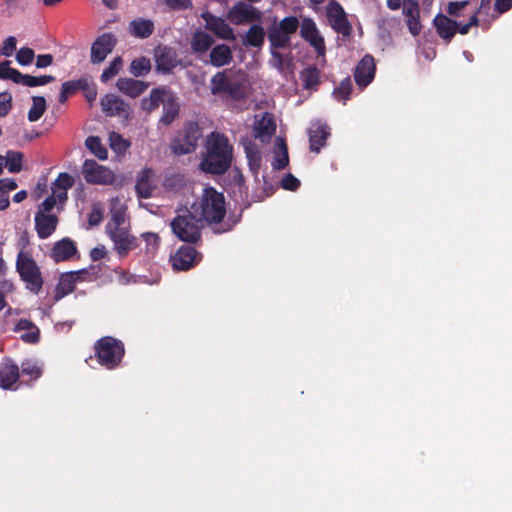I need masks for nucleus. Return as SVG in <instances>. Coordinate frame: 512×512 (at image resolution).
I'll return each mask as SVG.
<instances>
[{
  "label": "nucleus",
  "mask_w": 512,
  "mask_h": 512,
  "mask_svg": "<svg viewBox=\"0 0 512 512\" xmlns=\"http://www.w3.org/2000/svg\"><path fill=\"white\" fill-rule=\"evenodd\" d=\"M116 44L114 35L105 33L99 36L91 47V61L93 63L102 62L113 50Z\"/></svg>",
  "instance_id": "17"
},
{
  "label": "nucleus",
  "mask_w": 512,
  "mask_h": 512,
  "mask_svg": "<svg viewBox=\"0 0 512 512\" xmlns=\"http://www.w3.org/2000/svg\"><path fill=\"white\" fill-rule=\"evenodd\" d=\"M245 152L248 159V164L251 171L256 175L259 172L261 166V153L258 149L253 147L252 145L245 146Z\"/></svg>",
  "instance_id": "45"
},
{
  "label": "nucleus",
  "mask_w": 512,
  "mask_h": 512,
  "mask_svg": "<svg viewBox=\"0 0 512 512\" xmlns=\"http://www.w3.org/2000/svg\"><path fill=\"white\" fill-rule=\"evenodd\" d=\"M434 25L438 35L445 41L449 42L457 31L460 33V25H462V20H453L446 15L439 14L434 19Z\"/></svg>",
  "instance_id": "19"
},
{
  "label": "nucleus",
  "mask_w": 512,
  "mask_h": 512,
  "mask_svg": "<svg viewBox=\"0 0 512 512\" xmlns=\"http://www.w3.org/2000/svg\"><path fill=\"white\" fill-rule=\"evenodd\" d=\"M171 94L164 88L153 89L148 98L142 100V108L147 111H152L167 101Z\"/></svg>",
  "instance_id": "32"
},
{
  "label": "nucleus",
  "mask_w": 512,
  "mask_h": 512,
  "mask_svg": "<svg viewBox=\"0 0 512 512\" xmlns=\"http://www.w3.org/2000/svg\"><path fill=\"white\" fill-rule=\"evenodd\" d=\"M446 12L457 20L468 17V22L460 25V34L465 35L473 26H478L477 5L473 1H451L447 4Z\"/></svg>",
  "instance_id": "7"
},
{
  "label": "nucleus",
  "mask_w": 512,
  "mask_h": 512,
  "mask_svg": "<svg viewBox=\"0 0 512 512\" xmlns=\"http://www.w3.org/2000/svg\"><path fill=\"white\" fill-rule=\"evenodd\" d=\"M232 61L231 49L225 45L220 44L215 46L210 53V63L215 67H221L229 64Z\"/></svg>",
  "instance_id": "33"
},
{
  "label": "nucleus",
  "mask_w": 512,
  "mask_h": 512,
  "mask_svg": "<svg viewBox=\"0 0 512 512\" xmlns=\"http://www.w3.org/2000/svg\"><path fill=\"white\" fill-rule=\"evenodd\" d=\"M102 111L109 117H122L128 119L131 109L128 103L115 94H107L100 101Z\"/></svg>",
  "instance_id": "13"
},
{
  "label": "nucleus",
  "mask_w": 512,
  "mask_h": 512,
  "mask_svg": "<svg viewBox=\"0 0 512 512\" xmlns=\"http://www.w3.org/2000/svg\"><path fill=\"white\" fill-rule=\"evenodd\" d=\"M201 137V131L196 123H188L171 143L173 153L182 155L195 150Z\"/></svg>",
  "instance_id": "10"
},
{
  "label": "nucleus",
  "mask_w": 512,
  "mask_h": 512,
  "mask_svg": "<svg viewBox=\"0 0 512 512\" xmlns=\"http://www.w3.org/2000/svg\"><path fill=\"white\" fill-rule=\"evenodd\" d=\"M289 163L288 150L285 141L282 138H277L275 141L274 158L272 167L276 170L285 168Z\"/></svg>",
  "instance_id": "34"
},
{
  "label": "nucleus",
  "mask_w": 512,
  "mask_h": 512,
  "mask_svg": "<svg viewBox=\"0 0 512 512\" xmlns=\"http://www.w3.org/2000/svg\"><path fill=\"white\" fill-rule=\"evenodd\" d=\"M76 252L75 243L69 238H63L54 244L50 256L55 262H62L72 258Z\"/></svg>",
  "instance_id": "21"
},
{
  "label": "nucleus",
  "mask_w": 512,
  "mask_h": 512,
  "mask_svg": "<svg viewBox=\"0 0 512 512\" xmlns=\"http://www.w3.org/2000/svg\"><path fill=\"white\" fill-rule=\"evenodd\" d=\"M122 64H123V61L120 57H116L109 65V67H107L102 75H101V80L103 82H107L109 81L110 79H112L114 76H116L119 71L121 70L122 68Z\"/></svg>",
  "instance_id": "49"
},
{
  "label": "nucleus",
  "mask_w": 512,
  "mask_h": 512,
  "mask_svg": "<svg viewBox=\"0 0 512 512\" xmlns=\"http://www.w3.org/2000/svg\"><path fill=\"white\" fill-rule=\"evenodd\" d=\"M163 110L164 113L160 121L163 124L168 125L175 119L179 112V106L172 95L167 98V101L163 105Z\"/></svg>",
  "instance_id": "42"
},
{
  "label": "nucleus",
  "mask_w": 512,
  "mask_h": 512,
  "mask_svg": "<svg viewBox=\"0 0 512 512\" xmlns=\"http://www.w3.org/2000/svg\"><path fill=\"white\" fill-rule=\"evenodd\" d=\"M12 109V96L8 92L0 93V117L6 116Z\"/></svg>",
  "instance_id": "56"
},
{
  "label": "nucleus",
  "mask_w": 512,
  "mask_h": 512,
  "mask_svg": "<svg viewBox=\"0 0 512 512\" xmlns=\"http://www.w3.org/2000/svg\"><path fill=\"white\" fill-rule=\"evenodd\" d=\"M404 14L407 17V26L413 36H417L421 32V24L419 21V10L416 3H411L404 7Z\"/></svg>",
  "instance_id": "35"
},
{
  "label": "nucleus",
  "mask_w": 512,
  "mask_h": 512,
  "mask_svg": "<svg viewBox=\"0 0 512 512\" xmlns=\"http://www.w3.org/2000/svg\"><path fill=\"white\" fill-rule=\"evenodd\" d=\"M141 236L146 244V252L148 254H153L159 247V236L152 232L143 233Z\"/></svg>",
  "instance_id": "51"
},
{
  "label": "nucleus",
  "mask_w": 512,
  "mask_h": 512,
  "mask_svg": "<svg viewBox=\"0 0 512 512\" xmlns=\"http://www.w3.org/2000/svg\"><path fill=\"white\" fill-rule=\"evenodd\" d=\"M206 153L200 163L204 172L222 174L230 166L233 148L228 138L218 132H212L207 136L205 143Z\"/></svg>",
  "instance_id": "1"
},
{
  "label": "nucleus",
  "mask_w": 512,
  "mask_h": 512,
  "mask_svg": "<svg viewBox=\"0 0 512 512\" xmlns=\"http://www.w3.org/2000/svg\"><path fill=\"white\" fill-rule=\"evenodd\" d=\"M85 146L99 160H106L108 158V151L102 144L101 139L99 137L89 136L85 140Z\"/></svg>",
  "instance_id": "36"
},
{
  "label": "nucleus",
  "mask_w": 512,
  "mask_h": 512,
  "mask_svg": "<svg viewBox=\"0 0 512 512\" xmlns=\"http://www.w3.org/2000/svg\"><path fill=\"white\" fill-rule=\"evenodd\" d=\"M109 211L111 218L106 224V233L129 228V221L126 216L127 206L121 197L116 196L110 200Z\"/></svg>",
  "instance_id": "11"
},
{
  "label": "nucleus",
  "mask_w": 512,
  "mask_h": 512,
  "mask_svg": "<svg viewBox=\"0 0 512 512\" xmlns=\"http://www.w3.org/2000/svg\"><path fill=\"white\" fill-rule=\"evenodd\" d=\"M17 40L14 36H9L3 42L2 47L0 48V54L6 57L11 56L16 49Z\"/></svg>",
  "instance_id": "57"
},
{
  "label": "nucleus",
  "mask_w": 512,
  "mask_h": 512,
  "mask_svg": "<svg viewBox=\"0 0 512 512\" xmlns=\"http://www.w3.org/2000/svg\"><path fill=\"white\" fill-rule=\"evenodd\" d=\"M352 92V82L350 78H346L334 89L333 95L338 101L344 103L349 99Z\"/></svg>",
  "instance_id": "46"
},
{
  "label": "nucleus",
  "mask_w": 512,
  "mask_h": 512,
  "mask_svg": "<svg viewBox=\"0 0 512 512\" xmlns=\"http://www.w3.org/2000/svg\"><path fill=\"white\" fill-rule=\"evenodd\" d=\"M116 86L120 92L132 98L138 97L148 88L146 82L132 78H119Z\"/></svg>",
  "instance_id": "25"
},
{
  "label": "nucleus",
  "mask_w": 512,
  "mask_h": 512,
  "mask_svg": "<svg viewBox=\"0 0 512 512\" xmlns=\"http://www.w3.org/2000/svg\"><path fill=\"white\" fill-rule=\"evenodd\" d=\"M151 70L150 59L140 57L134 59L130 64V73L135 77H140L148 74Z\"/></svg>",
  "instance_id": "44"
},
{
  "label": "nucleus",
  "mask_w": 512,
  "mask_h": 512,
  "mask_svg": "<svg viewBox=\"0 0 512 512\" xmlns=\"http://www.w3.org/2000/svg\"><path fill=\"white\" fill-rule=\"evenodd\" d=\"M108 236L114 243L117 253L124 257L137 247L136 238L129 233V228L118 229L116 231L107 232Z\"/></svg>",
  "instance_id": "16"
},
{
  "label": "nucleus",
  "mask_w": 512,
  "mask_h": 512,
  "mask_svg": "<svg viewBox=\"0 0 512 512\" xmlns=\"http://www.w3.org/2000/svg\"><path fill=\"white\" fill-rule=\"evenodd\" d=\"M103 218V208L99 204H95L89 214L88 222L91 226L98 225Z\"/></svg>",
  "instance_id": "59"
},
{
  "label": "nucleus",
  "mask_w": 512,
  "mask_h": 512,
  "mask_svg": "<svg viewBox=\"0 0 512 512\" xmlns=\"http://www.w3.org/2000/svg\"><path fill=\"white\" fill-rule=\"evenodd\" d=\"M154 172L151 169L142 170L137 177L136 192L141 198H149L155 188L153 183Z\"/></svg>",
  "instance_id": "27"
},
{
  "label": "nucleus",
  "mask_w": 512,
  "mask_h": 512,
  "mask_svg": "<svg viewBox=\"0 0 512 512\" xmlns=\"http://www.w3.org/2000/svg\"><path fill=\"white\" fill-rule=\"evenodd\" d=\"M46 110V100L42 96L32 97V106L28 112V120L30 122L38 121Z\"/></svg>",
  "instance_id": "40"
},
{
  "label": "nucleus",
  "mask_w": 512,
  "mask_h": 512,
  "mask_svg": "<svg viewBox=\"0 0 512 512\" xmlns=\"http://www.w3.org/2000/svg\"><path fill=\"white\" fill-rule=\"evenodd\" d=\"M265 38V31L260 25H253L246 34L245 44L260 47Z\"/></svg>",
  "instance_id": "41"
},
{
  "label": "nucleus",
  "mask_w": 512,
  "mask_h": 512,
  "mask_svg": "<svg viewBox=\"0 0 512 512\" xmlns=\"http://www.w3.org/2000/svg\"><path fill=\"white\" fill-rule=\"evenodd\" d=\"M201 220L190 209H180L176 217L171 221L173 233L182 241L195 242L200 237Z\"/></svg>",
  "instance_id": "3"
},
{
  "label": "nucleus",
  "mask_w": 512,
  "mask_h": 512,
  "mask_svg": "<svg viewBox=\"0 0 512 512\" xmlns=\"http://www.w3.org/2000/svg\"><path fill=\"white\" fill-rule=\"evenodd\" d=\"M34 57V51L28 47L20 48L16 54V60L22 66L30 65L34 60Z\"/></svg>",
  "instance_id": "53"
},
{
  "label": "nucleus",
  "mask_w": 512,
  "mask_h": 512,
  "mask_svg": "<svg viewBox=\"0 0 512 512\" xmlns=\"http://www.w3.org/2000/svg\"><path fill=\"white\" fill-rule=\"evenodd\" d=\"M172 10H187L193 7L192 0H163Z\"/></svg>",
  "instance_id": "58"
},
{
  "label": "nucleus",
  "mask_w": 512,
  "mask_h": 512,
  "mask_svg": "<svg viewBox=\"0 0 512 512\" xmlns=\"http://www.w3.org/2000/svg\"><path fill=\"white\" fill-rule=\"evenodd\" d=\"M213 44L212 37L202 31L193 35L191 47L195 52H206Z\"/></svg>",
  "instance_id": "38"
},
{
  "label": "nucleus",
  "mask_w": 512,
  "mask_h": 512,
  "mask_svg": "<svg viewBox=\"0 0 512 512\" xmlns=\"http://www.w3.org/2000/svg\"><path fill=\"white\" fill-rule=\"evenodd\" d=\"M19 379V368L14 363L7 361L0 367V387L12 389Z\"/></svg>",
  "instance_id": "28"
},
{
  "label": "nucleus",
  "mask_w": 512,
  "mask_h": 512,
  "mask_svg": "<svg viewBox=\"0 0 512 512\" xmlns=\"http://www.w3.org/2000/svg\"><path fill=\"white\" fill-rule=\"evenodd\" d=\"M58 218L54 214L37 212L35 215V229L41 239L51 236L56 230Z\"/></svg>",
  "instance_id": "20"
},
{
  "label": "nucleus",
  "mask_w": 512,
  "mask_h": 512,
  "mask_svg": "<svg viewBox=\"0 0 512 512\" xmlns=\"http://www.w3.org/2000/svg\"><path fill=\"white\" fill-rule=\"evenodd\" d=\"M375 63L370 55H365L357 64L354 72V78L358 86L366 87L374 78Z\"/></svg>",
  "instance_id": "18"
},
{
  "label": "nucleus",
  "mask_w": 512,
  "mask_h": 512,
  "mask_svg": "<svg viewBox=\"0 0 512 512\" xmlns=\"http://www.w3.org/2000/svg\"><path fill=\"white\" fill-rule=\"evenodd\" d=\"M158 70L168 73L176 66V59L170 51L165 49L156 56Z\"/></svg>",
  "instance_id": "43"
},
{
  "label": "nucleus",
  "mask_w": 512,
  "mask_h": 512,
  "mask_svg": "<svg viewBox=\"0 0 512 512\" xmlns=\"http://www.w3.org/2000/svg\"><path fill=\"white\" fill-rule=\"evenodd\" d=\"M327 19L331 27L338 33L348 36L352 27L346 18V13L341 5L335 1L329 3L327 7Z\"/></svg>",
  "instance_id": "14"
},
{
  "label": "nucleus",
  "mask_w": 512,
  "mask_h": 512,
  "mask_svg": "<svg viewBox=\"0 0 512 512\" xmlns=\"http://www.w3.org/2000/svg\"><path fill=\"white\" fill-rule=\"evenodd\" d=\"M271 53L273 66L278 70H282L285 62L283 55L274 49H271Z\"/></svg>",
  "instance_id": "62"
},
{
  "label": "nucleus",
  "mask_w": 512,
  "mask_h": 512,
  "mask_svg": "<svg viewBox=\"0 0 512 512\" xmlns=\"http://www.w3.org/2000/svg\"><path fill=\"white\" fill-rule=\"evenodd\" d=\"M204 19L206 21V28L218 37L227 40L235 39L233 29L225 22V20L214 17L210 14L204 15Z\"/></svg>",
  "instance_id": "22"
},
{
  "label": "nucleus",
  "mask_w": 512,
  "mask_h": 512,
  "mask_svg": "<svg viewBox=\"0 0 512 512\" xmlns=\"http://www.w3.org/2000/svg\"><path fill=\"white\" fill-rule=\"evenodd\" d=\"M95 351L98 362L107 369L116 368L125 352L123 343L109 336L98 340Z\"/></svg>",
  "instance_id": "5"
},
{
  "label": "nucleus",
  "mask_w": 512,
  "mask_h": 512,
  "mask_svg": "<svg viewBox=\"0 0 512 512\" xmlns=\"http://www.w3.org/2000/svg\"><path fill=\"white\" fill-rule=\"evenodd\" d=\"M21 372L23 375H27L31 379H37L42 374V368L36 361L26 360L21 364Z\"/></svg>",
  "instance_id": "48"
},
{
  "label": "nucleus",
  "mask_w": 512,
  "mask_h": 512,
  "mask_svg": "<svg viewBox=\"0 0 512 512\" xmlns=\"http://www.w3.org/2000/svg\"><path fill=\"white\" fill-rule=\"evenodd\" d=\"M211 93L225 100H241L245 97V87L238 81L231 80L223 72L216 73L211 79Z\"/></svg>",
  "instance_id": "6"
},
{
  "label": "nucleus",
  "mask_w": 512,
  "mask_h": 512,
  "mask_svg": "<svg viewBox=\"0 0 512 512\" xmlns=\"http://www.w3.org/2000/svg\"><path fill=\"white\" fill-rule=\"evenodd\" d=\"M16 270L30 292L38 294L41 291L43 286L42 273L28 252L21 250L18 253Z\"/></svg>",
  "instance_id": "4"
},
{
  "label": "nucleus",
  "mask_w": 512,
  "mask_h": 512,
  "mask_svg": "<svg viewBox=\"0 0 512 512\" xmlns=\"http://www.w3.org/2000/svg\"><path fill=\"white\" fill-rule=\"evenodd\" d=\"M275 27L278 30H280L281 32H283L291 37V35L297 31V29L299 27V21L294 16L285 17Z\"/></svg>",
  "instance_id": "47"
},
{
  "label": "nucleus",
  "mask_w": 512,
  "mask_h": 512,
  "mask_svg": "<svg viewBox=\"0 0 512 512\" xmlns=\"http://www.w3.org/2000/svg\"><path fill=\"white\" fill-rule=\"evenodd\" d=\"M82 174L85 181L93 185H113L116 181L114 172L95 160L87 159L83 163Z\"/></svg>",
  "instance_id": "8"
},
{
  "label": "nucleus",
  "mask_w": 512,
  "mask_h": 512,
  "mask_svg": "<svg viewBox=\"0 0 512 512\" xmlns=\"http://www.w3.org/2000/svg\"><path fill=\"white\" fill-rule=\"evenodd\" d=\"M191 208L201 221L210 224L221 222L226 214L224 195L212 187L205 188L201 198Z\"/></svg>",
  "instance_id": "2"
},
{
  "label": "nucleus",
  "mask_w": 512,
  "mask_h": 512,
  "mask_svg": "<svg viewBox=\"0 0 512 512\" xmlns=\"http://www.w3.org/2000/svg\"><path fill=\"white\" fill-rule=\"evenodd\" d=\"M58 200L56 194L52 192L50 196H48L39 206L37 212H43L47 214H51V211L57 206L62 205Z\"/></svg>",
  "instance_id": "55"
},
{
  "label": "nucleus",
  "mask_w": 512,
  "mask_h": 512,
  "mask_svg": "<svg viewBox=\"0 0 512 512\" xmlns=\"http://www.w3.org/2000/svg\"><path fill=\"white\" fill-rule=\"evenodd\" d=\"M74 184V178L68 173H60L56 180L52 183V192L56 194L60 203L67 200V191Z\"/></svg>",
  "instance_id": "29"
},
{
  "label": "nucleus",
  "mask_w": 512,
  "mask_h": 512,
  "mask_svg": "<svg viewBox=\"0 0 512 512\" xmlns=\"http://www.w3.org/2000/svg\"><path fill=\"white\" fill-rule=\"evenodd\" d=\"M9 64L10 61L0 63V79L12 80L14 83L27 87L43 86L54 81V77L50 75L36 77L22 74L17 69L10 67Z\"/></svg>",
  "instance_id": "9"
},
{
  "label": "nucleus",
  "mask_w": 512,
  "mask_h": 512,
  "mask_svg": "<svg viewBox=\"0 0 512 512\" xmlns=\"http://www.w3.org/2000/svg\"><path fill=\"white\" fill-rule=\"evenodd\" d=\"M79 279L78 272H69L62 274L59 282L55 288L54 299L59 301L66 295L72 293L75 289L77 280Z\"/></svg>",
  "instance_id": "26"
},
{
  "label": "nucleus",
  "mask_w": 512,
  "mask_h": 512,
  "mask_svg": "<svg viewBox=\"0 0 512 512\" xmlns=\"http://www.w3.org/2000/svg\"><path fill=\"white\" fill-rule=\"evenodd\" d=\"M308 133L310 149L311 151L318 153L321 147L325 145V141L330 135L329 129L325 124L315 122L312 123Z\"/></svg>",
  "instance_id": "23"
},
{
  "label": "nucleus",
  "mask_w": 512,
  "mask_h": 512,
  "mask_svg": "<svg viewBox=\"0 0 512 512\" xmlns=\"http://www.w3.org/2000/svg\"><path fill=\"white\" fill-rule=\"evenodd\" d=\"M258 16V11L254 7L246 4L236 5L230 11L231 19L237 24L254 21Z\"/></svg>",
  "instance_id": "30"
},
{
  "label": "nucleus",
  "mask_w": 512,
  "mask_h": 512,
  "mask_svg": "<svg viewBox=\"0 0 512 512\" xmlns=\"http://www.w3.org/2000/svg\"><path fill=\"white\" fill-rule=\"evenodd\" d=\"M109 141L111 149L118 153L125 151L129 147V143L116 132L110 133Z\"/></svg>",
  "instance_id": "50"
},
{
  "label": "nucleus",
  "mask_w": 512,
  "mask_h": 512,
  "mask_svg": "<svg viewBox=\"0 0 512 512\" xmlns=\"http://www.w3.org/2000/svg\"><path fill=\"white\" fill-rule=\"evenodd\" d=\"M276 124L271 114L264 113L260 119L255 122V137L259 138L262 142L268 141L275 133Z\"/></svg>",
  "instance_id": "24"
},
{
  "label": "nucleus",
  "mask_w": 512,
  "mask_h": 512,
  "mask_svg": "<svg viewBox=\"0 0 512 512\" xmlns=\"http://www.w3.org/2000/svg\"><path fill=\"white\" fill-rule=\"evenodd\" d=\"M268 38L271 43V49L274 50L287 48L290 46L291 43V37L281 32L276 27L272 28L269 31Z\"/></svg>",
  "instance_id": "37"
},
{
  "label": "nucleus",
  "mask_w": 512,
  "mask_h": 512,
  "mask_svg": "<svg viewBox=\"0 0 512 512\" xmlns=\"http://www.w3.org/2000/svg\"><path fill=\"white\" fill-rule=\"evenodd\" d=\"M53 63V56L51 54L38 55L36 66L37 68H45Z\"/></svg>",
  "instance_id": "63"
},
{
  "label": "nucleus",
  "mask_w": 512,
  "mask_h": 512,
  "mask_svg": "<svg viewBox=\"0 0 512 512\" xmlns=\"http://www.w3.org/2000/svg\"><path fill=\"white\" fill-rule=\"evenodd\" d=\"M302 78L306 88H314L319 83V71L316 68H307Z\"/></svg>",
  "instance_id": "52"
},
{
  "label": "nucleus",
  "mask_w": 512,
  "mask_h": 512,
  "mask_svg": "<svg viewBox=\"0 0 512 512\" xmlns=\"http://www.w3.org/2000/svg\"><path fill=\"white\" fill-rule=\"evenodd\" d=\"M154 31V23L149 19L137 18L129 23V32L137 38H148Z\"/></svg>",
  "instance_id": "31"
},
{
  "label": "nucleus",
  "mask_w": 512,
  "mask_h": 512,
  "mask_svg": "<svg viewBox=\"0 0 512 512\" xmlns=\"http://www.w3.org/2000/svg\"><path fill=\"white\" fill-rule=\"evenodd\" d=\"M300 35L315 49L319 57L324 58L326 47L324 38L321 36L315 22L310 18H304L300 26Z\"/></svg>",
  "instance_id": "12"
},
{
  "label": "nucleus",
  "mask_w": 512,
  "mask_h": 512,
  "mask_svg": "<svg viewBox=\"0 0 512 512\" xmlns=\"http://www.w3.org/2000/svg\"><path fill=\"white\" fill-rule=\"evenodd\" d=\"M299 185L300 181L292 174L286 175L281 181V186L285 190L295 191Z\"/></svg>",
  "instance_id": "61"
},
{
  "label": "nucleus",
  "mask_w": 512,
  "mask_h": 512,
  "mask_svg": "<svg viewBox=\"0 0 512 512\" xmlns=\"http://www.w3.org/2000/svg\"><path fill=\"white\" fill-rule=\"evenodd\" d=\"M25 342L35 343L39 338V330L34 326L27 333L23 334L21 337Z\"/></svg>",
  "instance_id": "64"
},
{
  "label": "nucleus",
  "mask_w": 512,
  "mask_h": 512,
  "mask_svg": "<svg viewBox=\"0 0 512 512\" xmlns=\"http://www.w3.org/2000/svg\"><path fill=\"white\" fill-rule=\"evenodd\" d=\"M171 263L175 270H188L200 261V257L191 246L180 247L174 255L171 256Z\"/></svg>",
  "instance_id": "15"
},
{
  "label": "nucleus",
  "mask_w": 512,
  "mask_h": 512,
  "mask_svg": "<svg viewBox=\"0 0 512 512\" xmlns=\"http://www.w3.org/2000/svg\"><path fill=\"white\" fill-rule=\"evenodd\" d=\"M23 154L18 151H8L4 156V167L8 169L10 173H18L22 170Z\"/></svg>",
  "instance_id": "39"
},
{
  "label": "nucleus",
  "mask_w": 512,
  "mask_h": 512,
  "mask_svg": "<svg viewBox=\"0 0 512 512\" xmlns=\"http://www.w3.org/2000/svg\"><path fill=\"white\" fill-rule=\"evenodd\" d=\"M87 85L88 83L85 79H80L64 82L61 88L64 90L65 93L71 96L75 94L79 89H85Z\"/></svg>",
  "instance_id": "54"
},
{
  "label": "nucleus",
  "mask_w": 512,
  "mask_h": 512,
  "mask_svg": "<svg viewBox=\"0 0 512 512\" xmlns=\"http://www.w3.org/2000/svg\"><path fill=\"white\" fill-rule=\"evenodd\" d=\"M18 187L17 182L12 178L0 179V193L9 196L10 192Z\"/></svg>",
  "instance_id": "60"
}]
</instances>
